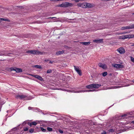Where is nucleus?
I'll list each match as a JSON object with an SVG mask.
<instances>
[{
	"instance_id": "1",
	"label": "nucleus",
	"mask_w": 134,
	"mask_h": 134,
	"mask_svg": "<svg viewBox=\"0 0 134 134\" xmlns=\"http://www.w3.org/2000/svg\"><path fill=\"white\" fill-rule=\"evenodd\" d=\"M27 53H30L34 55L42 54L43 52H40L38 50H29L26 51Z\"/></svg>"
},
{
	"instance_id": "2",
	"label": "nucleus",
	"mask_w": 134,
	"mask_h": 134,
	"mask_svg": "<svg viewBox=\"0 0 134 134\" xmlns=\"http://www.w3.org/2000/svg\"><path fill=\"white\" fill-rule=\"evenodd\" d=\"M125 117L126 114H124V115L121 116L116 115L114 116V119L116 120H121L122 119L125 118Z\"/></svg>"
},
{
	"instance_id": "3",
	"label": "nucleus",
	"mask_w": 134,
	"mask_h": 134,
	"mask_svg": "<svg viewBox=\"0 0 134 134\" xmlns=\"http://www.w3.org/2000/svg\"><path fill=\"white\" fill-rule=\"evenodd\" d=\"M73 5V4L69 3L68 2H66L63 3V8H67L69 7H72Z\"/></svg>"
},
{
	"instance_id": "4",
	"label": "nucleus",
	"mask_w": 134,
	"mask_h": 134,
	"mask_svg": "<svg viewBox=\"0 0 134 134\" xmlns=\"http://www.w3.org/2000/svg\"><path fill=\"white\" fill-rule=\"evenodd\" d=\"M29 75L37 79H38L40 81H44V80L41 76L38 75H34L33 74H30Z\"/></svg>"
},
{
	"instance_id": "5",
	"label": "nucleus",
	"mask_w": 134,
	"mask_h": 134,
	"mask_svg": "<svg viewBox=\"0 0 134 134\" xmlns=\"http://www.w3.org/2000/svg\"><path fill=\"white\" fill-rule=\"evenodd\" d=\"M74 69L78 73V74L80 75L81 76L82 75L81 71L79 69L78 66H74Z\"/></svg>"
},
{
	"instance_id": "6",
	"label": "nucleus",
	"mask_w": 134,
	"mask_h": 134,
	"mask_svg": "<svg viewBox=\"0 0 134 134\" xmlns=\"http://www.w3.org/2000/svg\"><path fill=\"white\" fill-rule=\"evenodd\" d=\"M27 96L26 95H17L15 96V97L16 99H18L19 98L20 99H22L24 98H26Z\"/></svg>"
},
{
	"instance_id": "7",
	"label": "nucleus",
	"mask_w": 134,
	"mask_h": 134,
	"mask_svg": "<svg viewBox=\"0 0 134 134\" xmlns=\"http://www.w3.org/2000/svg\"><path fill=\"white\" fill-rule=\"evenodd\" d=\"M117 51L120 54H123L125 52V50L122 47H120L118 49Z\"/></svg>"
},
{
	"instance_id": "8",
	"label": "nucleus",
	"mask_w": 134,
	"mask_h": 134,
	"mask_svg": "<svg viewBox=\"0 0 134 134\" xmlns=\"http://www.w3.org/2000/svg\"><path fill=\"white\" fill-rule=\"evenodd\" d=\"M123 65L120 64H115L113 65V67L116 68H120L123 67Z\"/></svg>"
},
{
	"instance_id": "9",
	"label": "nucleus",
	"mask_w": 134,
	"mask_h": 134,
	"mask_svg": "<svg viewBox=\"0 0 134 134\" xmlns=\"http://www.w3.org/2000/svg\"><path fill=\"white\" fill-rule=\"evenodd\" d=\"M103 39H100L99 40H95L93 41L95 42L96 43H102L103 42Z\"/></svg>"
},
{
	"instance_id": "10",
	"label": "nucleus",
	"mask_w": 134,
	"mask_h": 134,
	"mask_svg": "<svg viewBox=\"0 0 134 134\" xmlns=\"http://www.w3.org/2000/svg\"><path fill=\"white\" fill-rule=\"evenodd\" d=\"M93 88H99V87L101 86V84H94L93 83Z\"/></svg>"
},
{
	"instance_id": "11",
	"label": "nucleus",
	"mask_w": 134,
	"mask_h": 134,
	"mask_svg": "<svg viewBox=\"0 0 134 134\" xmlns=\"http://www.w3.org/2000/svg\"><path fill=\"white\" fill-rule=\"evenodd\" d=\"M134 38V35L132 34H129L128 35H126V39L132 38Z\"/></svg>"
},
{
	"instance_id": "12",
	"label": "nucleus",
	"mask_w": 134,
	"mask_h": 134,
	"mask_svg": "<svg viewBox=\"0 0 134 134\" xmlns=\"http://www.w3.org/2000/svg\"><path fill=\"white\" fill-rule=\"evenodd\" d=\"M98 66L103 69L106 68V65L104 64H102L101 63H99L98 64Z\"/></svg>"
},
{
	"instance_id": "13",
	"label": "nucleus",
	"mask_w": 134,
	"mask_h": 134,
	"mask_svg": "<svg viewBox=\"0 0 134 134\" xmlns=\"http://www.w3.org/2000/svg\"><path fill=\"white\" fill-rule=\"evenodd\" d=\"M64 51H59L56 52L55 54L57 55H60L64 53Z\"/></svg>"
},
{
	"instance_id": "14",
	"label": "nucleus",
	"mask_w": 134,
	"mask_h": 134,
	"mask_svg": "<svg viewBox=\"0 0 134 134\" xmlns=\"http://www.w3.org/2000/svg\"><path fill=\"white\" fill-rule=\"evenodd\" d=\"M86 87L88 89L93 88V83L86 86Z\"/></svg>"
},
{
	"instance_id": "15",
	"label": "nucleus",
	"mask_w": 134,
	"mask_h": 134,
	"mask_svg": "<svg viewBox=\"0 0 134 134\" xmlns=\"http://www.w3.org/2000/svg\"><path fill=\"white\" fill-rule=\"evenodd\" d=\"M134 29V24H132L131 26H126V29Z\"/></svg>"
},
{
	"instance_id": "16",
	"label": "nucleus",
	"mask_w": 134,
	"mask_h": 134,
	"mask_svg": "<svg viewBox=\"0 0 134 134\" xmlns=\"http://www.w3.org/2000/svg\"><path fill=\"white\" fill-rule=\"evenodd\" d=\"M15 71L16 72H22V71L21 69L18 68H15Z\"/></svg>"
},
{
	"instance_id": "17",
	"label": "nucleus",
	"mask_w": 134,
	"mask_h": 134,
	"mask_svg": "<svg viewBox=\"0 0 134 134\" xmlns=\"http://www.w3.org/2000/svg\"><path fill=\"white\" fill-rule=\"evenodd\" d=\"M91 43V42H81V43L82 44L84 45H87L89 44H90Z\"/></svg>"
},
{
	"instance_id": "18",
	"label": "nucleus",
	"mask_w": 134,
	"mask_h": 134,
	"mask_svg": "<svg viewBox=\"0 0 134 134\" xmlns=\"http://www.w3.org/2000/svg\"><path fill=\"white\" fill-rule=\"evenodd\" d=\"M86 7H88L89 8H91L92 7V4L90 3H86Z\"/></svg>"
},
{
	"instance_id": "19",
	"label": "nucleus",
	"mask_w": 134,
	"mask_h": 134,
	"mask_svg": "<svg viewBox=\"0 0 134 134\" xmlns=\"http://www.w3.org/2000/svg\"><path fill=\"white\" fill-rule=\"evenodd\" d=\"M119 38L120 39H124L126 38V35H122L119 37Z\"/></svg>"
},
{
	"instance_id": "20",
	"label": "nucleus",
	"mask_w": 134,
	"mask_h": 134,
	"mask_svg": "<svg viewBox=\"0 0 134 134\" xmlns=\"http://www.w3.org/2000/svg\"><path fill=\"white\" fill-rule=\"evenodd\" d=\"M126 82H129L130 83L129 84H126V87L129 86L130 85H131L132 83V82L131 81H129L128 80L126 79Z\"/></svg>"
},
{
	"instance_id": "21",
	"label": "nucleus",
	"mask_w": 134,
	"mask_h": 134,
	"mask_svg": "<svg viewBox=\"0 0 134 134\" xmlns=\"http://www.w3.org/2000/svg\"><path fill=\"white\" fill-rule=\"evenodd\" d=\"M0 20L6 21H9L8 19H4L3 18H0Z\"/></svg>"
},
{
	"instance_id": "22",
	"label": "nucleus",
	"mask_w": 134,
	"mask_h": 134,
	"mask_svg": "<svg viewBox=\"0 0 134 134\" xmlns=\"http://www.w3.org/2000/svg\"><path fill=\"white\" fill-rule=\"evenodd\" d=\"M34 67H35L36 68H39L40 69H41L42 68V67L41 66L39 65H36L34 66Z\"/></svg>"
},
{
	"instance_id": "23",
	"label": "nucleus",
	"mask_w": 134,
	"mask_h": 134,
	"mask_svg": "<svg viewBox=\"0 0 134 134\" xmlns=\"http://www.w3.org/2000/svg\"><path fill=\"white\" fill-rule=\"evenodd\" d=\"M34 129H31L29 130V132L31 133H32L34 131Z\"/></svg>"
},
{
	"instance_id": "24",
	"label": "nucleus",
	"mask_w": 134,
	"mask_h": 134,
	"mask_svg": "<svg viewBox=\"0 0 134 134\" xmlns=\"http://www.w3.org/2000/svg\"><path fill=\"white\" fill-rule=\"evenodd\" d=\"M40 128L41 130L43 132H45L46 131V130L44 129L43 127H40Z\"/></svg>"
},
{
	"instance_id": "25",
	"label": "nucleus",
	"mask_w": 134,
	"mask_h": 134,
	"mask_svg": "<svg viewBox=\"0 0 134 134\" xmlns=\"http://www.w3.org/2000/svg\"><path fill=\"white\" fill-rule=\"evenodd\" d=\"M107 75V72H104L102 73V75L103 76H105Z\"/></svg>"
},
{
	"instance_id": "26",
	"label": "nucleus",
	"mask_w": 134,
	"mask_h": 134,
	"mask_svg": "<svg viewBox=\"0 0 134 134\" xmlns=\"http://www.w3.org/2000/svg\"><path fill=\"white\" fill-rule=\"evenodd\" d=\"M47 130L49 131H52V128L48 127L47 128Z\"/></svg>"
},
{
	"instance_id": "27",
	"label": "nucleus",
	"mask_w": 134,
	"mask_h": 134,
	"mask_svg": "<svg viewBox=\"0 0 134 134\" xmlns=\"http://www.w3.org/2000/svg\"><path fill=\"white\" fill-rule=\"evenodd\" d=\"M114 131H115L114 129H110L108 130V131L109 132H114Z\"/></svg>"
},
{
	"instance_id": "28",
	"label": "nucleus",
	"mask_w": 134,
	"mask_h": 134,
	"mask_svg": "<svg viewBox=\"0 0 134 134\" xmlns=\"http://www.w3.org/2000/svg\"><path fill=\"white\" fill-rule=\"evenodd\" d=\"M29 128L27 127H24L23 128V130L25 131H27L28 130Z\"/></svg>"
},
{
	"instance_id": "29",
	"label": "nucleus",
	"mask_w": 134,
	"mask_h": 134,
	"mask_svg": "<svg viewBox=\"0 0 134 134\" xmlns=\"http://www.w3.org/2000/svg\"><path fill=\"white\" fill-rule=\"evenodd\" d=\"M126 44L130 45L131 46H134V43H126Z\"/></svg>"
},
{
	"instance_id": "30",
	"label": "nucleus",
	"mask_w": 134,
	"mask_h": 134,
	"mask_svg": "<svg viewBox=\"0 0 134 134\" xmlns=\"http://www.w3.org/2000/svg\"><path fill=\"white\" fill-rule=\"evenodd\" d=\"M52 70L51 69H49V70H48L47 71V73H50L52 72Z\"/></svg>"
},
{
	"instance_id": "31",
	"label": "nucleus",
	"mask_w": 134,
	"mask_h": 134,
	"mask_svg": "<svg viewBox=\"0 0 134 134\" xmlns=\"http://www.w3.org/2000/svg\"><path fill=\"white\" fill-rule=\"evenodd\" d=\"M32 124V125H35L37 124V123L36 121H34L31 122Z\"/></svg>"
},
{
	"instance_id": "32",
	"label": "nucleus",
	"mask_w": 134,
	"mask_h": 134,
	"mask_svg": "<svg viewBox=\"0 0 134 134\" xmlns=\"http://www.w3.org/2000/svg\"><path fill=\"white\" fill-rule=\"evenodd\" d=\"M131 61L133 63H134V58L132 56L130 57Z\"/></svg>"
},
{
	"instance_id": "33",
	"label": "nucleus",
	"mask_w": 134,
	"mask_h": 134,
	"mask_svg": "<svg viewBox=\"0 0 134 134\" xmlns=\"http://www.w3.org/2000/svg\"><path fill=\"white\" fill-rule=\"evenodd\" d=\"M95 91L96 90H95V89H93L92 90H87V92H93Z\"/></svg>"
},
{
	"instance_id": "34",
	"label": "nucleus",
	"mask_w": 134,
	"mask_h": 134,
	"mask_svg": "<svg viewBox=\"0 0 134 134\" xmlns=\"http://www.w3.org/2000/svg\"><path fill=\"white\" fill-rule=\"evenodd\" d=\"M63 0H51V1L52 2H57L60 1H63Z\"/></svg>"
},
{
	"instance_id": "35",
	"label": "nucleus",
	"mask_w": 134,
	"mask_h": 134,
	"mask_svg": "<svg viewBox=\"0 0 134 134\" xmlns=\"http://www.w3.org/2000/svg\"><path fill=\"white\" fill-rule=\"evenodd\" d=\"M80 92H87V90H82L80 91Z\"/></svg>"
},
{
	"instance_id": "36",
	"label": "nucleus",
	"mask_w": 134,
	"mask_h": 134,
	"mask_svg": "<svg viewBox=\"0 0 134 134\" xmlns=\"http://www.w3.org/2000/svg\"><path fill=\"white\" fill-rule=\"evenodd\" d=\"M27 124L29 125V126L31 127L32 126V123L31 122L30 123V122H28L27 123Z\"/></svg>"
},
{
	"instance_id": "37",
	"label": "nucleus",
	"mask_w": 134,
	"mask_h": 134,
	"mask_svg": "<svg viewBox=\"0 0 134 134\" xmlns=\"http://www.w3.org/2000/svg\"><path fill=\"white\" fill-rule=\"evenodd\" d=\"M17 129L15 127V128H13V129H12L11 130L12 131H15Z\"/></svg>"
},
{
	"instance_id": "38",
	"label": "nucleus",
	"mask_w": 134,
	"mask_h": 134,
	"mask_svg": "<svg viewBox=\"0 0 134 134\" xmlns=\"http://www.w3.org/2000/svg\"><path fill=\"white\" fill-rule=\"evenodd\" d=\"M62 5H63V3L61 4H59L58 5V6L63 7L62 6Z\"/></svg>"
},
{
	"instance_id": "39",
	"label": "nucleus",
	"mask_w": 134,
	"mask_h": 134,
	"mask_svg": "<svg viewBox=\"0 0 134 134\" xmlns=\"http://www.w3.org/2000/svg\"><path fill=\"white\" fill-rule=\"evenodd\" d=\"M121 30H125L126 29V27H122L121 28Z\"/></svg>"
},
{
	"instance_id": "40",
	"label": "nucleus",
	"mask_w": 134,
	"mask_h": 134,
	"mask_svg": "<svg viewBox=\"0 0 134 134\" xmlns=\"http://www.w3.org/2000/svg\"><path fill=\"white\" fill-rule=\"evenodd\" d=\"M101 134H107V133L106 131H104L101 133Z\"/></svg>"
},
{
	"instance_id": "41",
	"label": "nucleus",
	"mask_w": 134,
	"mask_h": 134,
	"mask_svg": "<svg viewBox=\"0 0 134 134\" xmlns=\"http://www.w3.org/2000/svg\"><path fill=\"white\" fill-rule=\"evenodd\" d=\"M11 70H14L15 71V68H11Z\"/></svg>"
},
{
	"instance_id": "42",
	"label": "nucleus",
	"mask_w": 134,
	"mask_h": 134,
	"mask_svg": "<svg viewBox=\"0 0 134 134\" xmlns=\"http://www.w3.org/2000/svg\"><path fill=\"white\" fill-rule=\"evenodd\" d=\"M73 92H75V93H77L81 92H80V91H75V92L74 91Z\"/></svg>"
},
{
	"instance_id": "43",
	"label": "nucleus",
	"mask_w": 134,
	"mask_h": 134,
	"mask_svg": "<svg viewBox=\"0 0 134 134\" xmlns=\"http://www.w3.org/2000/svg\"><path fill=\"white\" fill-rule=\"evenodd\" d=\"M59 132L61 133H62L63 132V131L62 130H59Z\"/></svg>"
},
{
	"instance_id": "44",
	"label": "nucleus",
	"mask_w": 134,
	"mask_h": 134,
	"mask_svg": "<svg viewBox=\"0 0 134 134\" xmlns=\"http://www.w3.org/2000/svg\"><path fill=\"white\" fill-rule=\"evenodd\" d=\"M17 7H18L19 8H20V9H22V8H23V6H17Z\"/></svg>"
},
{
	"instance_id": "45",
	"label": "nucleus",
	"mask_w": 134,
	"mask_h": 134,
	"mask_svg": "<svg viewBox=\"0 0 134 134\" xmlns=\"http://www.w3.org/2000/svg\"><path fill=\"white\" fill-rule=\"evenodd\" d=\"M73 1H75L76 2H77L80 1V0H73Z\"/></svg>"
},
{
	"instance_id": "46",
	"label": "nucleus",
	"mask_w": 134,
	"mask_h": 134,
	"mask_svg": "<svg viewBox=\"0 0 134 134\" xmlns=\"http://www.w3.org/2000/svg\"><path fill=\"white\" fill-rule=\"evenodd\" d=\"M32 108H33L29 107L28 108V109L29 110H30L32 109Z\"/></svg>"
},
{
	"instance_id": "47",
	"label": "nucleus",
	"mask_w": 134,
	"mask_h": 134,
	"mask_svg": "<svg viewBox=\"0 0 134 134\" xmlns=\"http://www.w3.org/2000/svg\"><path fill=\"white\" fill-rule=\"evenodd\" d=\"M55 18V17H50V18H48V19H49V18L52 19L53 18Z\"/></svg>"
},
{
	"instance_id": "48",
	"label": "nucleus",
	"mask_w": 134,
	"mask_h": 134,
	"mask_svg": "<svg viewBox=\"0 0 134 134\" xmlns=\"http://www.w3.org/2000/svg\"><path fill=\"white\" fill-rule=\"evenodd\" d=\"M23 124H26V122L25 121H24L23 122Z\"/></svg>"
},
{
	"instance_id": "49",
	"label": "nucleus",
	"mask_w": 134,
	"mask_h": 134,
	"mask_svg": "<svg viewBox=\"0 0 134 134\" xmlns=\"http://www.w3.org/2000/svg\"><path fill=\"white\" fill-rule=\"evenodd\" d=\"M53 63V62H52L51 61H50V62H49V63H50L52 64Z\"/></svg>"
},
{
	"instance_id": "50",
	"label": "nucleus",
	"mask_w": 134,
	"mask_h": 134,
	"mask_svg": "<svg viewBox=\"0 0 134 134\" xmlns=\"http://www.w3.org/2000/svg\"><path fill=\"white\" fill-rule=\"evenodd\" d=\"M109 0H104V1H109Z\"/></svg>"
},
{
	"instance_id": "51",
	"label": "nucleus",
	"mask_w": 134,
	"mask_h": 134,
	"mask_svg": "<svg viewBox=\"0 0 134 134\" xmlns=\"http://www.w3.org/2000/svg\"><path fill=\"white\" fill-rule=\"evenodd\" d=\"M131 122L132 123H133L134 124V121H132Z\"/></svg>"
},
{
	"instance_id": "52",
	"label": "nucleus",
	"mask_w": 134,
	"mask_h": 134,
	"mask_svg": "<svg viewBox=\"0 0 134 134\" xmlns=\"http://www.w3.org/2000/svg\"><path fill=\"white\" fill-rule=\"evenodd\" d=\"M128 117H133V116H128Z\"/></svg>"
},
{
	"instance_id": "53",
	"label": "nucleus",
	"mask_w": 134,
	"mask_h": 134,
	"mask_svg": "<svg viewBox=\"0 0 134 134\" xmlns=\"http://www.w3.org/2000/svg\"><path fill=\"white\" fill-rule=\"evenodd\" d=\"M48 60H45V61H46V62H47L48 61Z\"/></svg>"
},
{
	"instance_id": "54",
	"label": "nucleus",
	"mask_w": 134,
	"mask_h": 134,
	"mask_svg": "<svg viewBox=\"0 0 134 134\" xmlns=\"http://www.w3.org/2000/svg\"><path fill=\"white\" fill-rule=\"evenodd\" d=\"M126 130H127V129H129L127 127H126Z\"/></svg>"
},
{
	"instance_id": "55",
	"label": "nucleus",
	"mask_w": 134,
	"mask_h": 134,
	"mask_svg": "<svg viewBox=\"0 0 134 134\" xmlns=\"http://www.w3.org/2000/svg\"><path fill=\"white\" fill-rule=\"evenodd\" d=\"M4 55V54H2V55Z\"/></svg>"
},
{
	"instance_id": "56",
	"label": "nucleus",
	"mask_w": 134,
	"mask_h": 134,
	"mask_svg": "<svg viewBox=\"0 0 134 134\" xmlns=\"http://www.w3.org/2000/svg\"><path fill=\"white\" fill-rule=\"evenodd\" d=\"M38 128V127H37V126H36V128Z\"/></svg>"
},
{
	"instance_id": "57",
	"label": "nucleus",
	"mask_w": 134,
	"mask_h": 134,
	"mask_svg": "<svg viewBox=\"0 0 134 134\" xmlns=\"http://www.w3.org/2000/svg\"><path fill=\"white\" fill-rule=\"evenodd\" d=\"M133 82L134 83V80L133 81Z\"/></svg>"
},
{
	"instance_id": "58",
	"label": "nucleus",
	"mask_w": 134,
	"mask_h": 134,
	"mask_svg": "<svg viewBox=\"0 0 134 134\" xmlns=\"http://www.w3.org/2000/svg\"><path fill=\"white\" fill-rule=\"evenodd\" d=\"M110 75H111V74H110Z\"/></svg>"
},
{
	"instance_id": "59",
	"label": "nucleus",
	"mask_w": 134,
	"mask_h": 134,
	"mask_svg": "<svg viewBox=\"0 0 134 134\" xmlns=\"http://www.w3.org/2000/svg\"><path fill=\"white\" fill-rule=\"evenodd\" d=\"M84 0H80V1H83Z\"/></svg>"
},
{
	"instance_id": "60",
	"label": "nucleus",
	"mask_w": 134,
	"mask_h": 134,
	"mask_svg": "<svg viewBox=\"0 0 134 134\" xmlns=\"http://www.w3.org/2000/svg\"><path fill=\"white\" fill-rule=\"evenodd\" d=\"M127 32H126V33H127Z\"/></svg>"
},
{
	"instance_id": "61",
	"label": "nucleus",
	"mask_w": 134,
	"mask_h": 134,
	"mask_svg": "<svg viewBox=\"0 0 134 134\" xmlns=\"http://www.w3.org/2000/svg\"><path fill=\"white\" fill-rule=\"evenodd\" d=\"M133 14H134V13H133Z\"/></svg>"
},
{
	"instance_id": "62",
	"label": "nucleus",
	"mask_w": 134,
	"mask_h": 134,
	"mask_svg": "<svg viewBox=\"0 0 134 134\" xmlns=\"http://www.w3.org/2000/svg\"><path fill=\"white\" fill-rule=\"evenodd\" d=\"M126 116H127V115H126Z\"/></svg>"
}]
</instances>
